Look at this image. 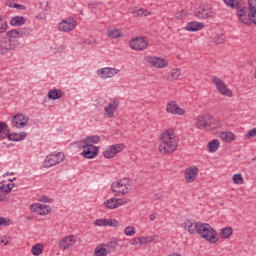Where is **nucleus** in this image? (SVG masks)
<instances>
[{
  "label": "nucleus",
  "instance_id": "1",
  "mask_svg": "<svg viewBox=\"0 0 256 256\" xmlns=\"http://www.w3.org/2000/svg\"><path fill=\"white\" fill-rule=\"evenodd\" d=\"M160 139L161 143L158 147L160 153H163V155H168L177 151L179 139L177 136H175V129L169 128L168 130L164 131L161 134Z\"/></svg>",
  "mask_w": 256,
  "mask_h": 256
},
{
  "label": "nucleus",
  "instance_id": "2",
  "mask_svg": "<svg viewBox=\"0 0 256 256\" xmlns=\"http://www.w3.org/2000/svg\"><path fill=\"white\" fill-rule=\"evenodd\" d=\"M195 127L205 131H215L221 127V121L211 114L199 115L196 118Z\"/></svg>",
  "mask_w": 256,
  "mask_h": 256
},
{
  "label": "nucleus",
  "instance_id": "3",
  "mask_svg": "<svg viewBox=\"0 0 256 256\" xmlns=\"http://www.w3.org/2000/svg\"><path fill=\"white\" fill-rule=\"evenodd\" d=\"M196 233L209 243H217V231L207 223L196 222Z\"/></svg>",
  "mask_w": 256,
  "mask_h": 256
},
{
  "label": "nucleus",
  "instance_id": "4",
  "mask_svg": "<svg viewBox=\"0 0 256 256\" xmlns=\"http://www.w3.org/2000/svg\"><path fill=\"white\" fill-rule=\"evenodd\" d=\"M112 193H115L116 197L121 195H127L131 193V180L129 178H122L111 185Z\"/></svg>",
  "mask_w": 256,
  "mask_h": 256
},
{
  "label": "nucleus",
  "instance_id": "5",
  "mask_svg": "<svg viewBox=\"0 0 256 256\" xmlns=\"http://www.w3.org/2000/svg\"><path fill=\"white\" fill-rule=\"evenodd\" d=\"M20 43L17 39L11 38H2L0 39V55H7L9 51H13V49H17Z\"/></svg>",
  "mask_w": 256,
  "mask_h": 256
},
{
  "label": "nucleus",
  "instance_id": "6",
  "mask_svg": "<svg viewBox=\"0 0 256 256\" xmlns=\"http://www.w3.org/2000/svg\"><path fill=\"white\" fill-rule=\"evenodd\" d=\"M129 46L134 51H145L149 47V38L145 36L133 38L129 41Z\"/></svg>",
  "mask_w": 256,
  "mask_h": 256
},
{
  "label": "nucleus",
  "instance_id": "7",
  "mask_svg": "<svg viewBox=\"0 0 256 256\" xmlns=\"http://www.w3.org/2000/svg\"><path fill=\"white\" fill-rule=\"evenodd\" d=\"M79 147L83 150L82 155L85 159H95L99 155V148L95 145H88L87 142H80Z\"/></svg>",
  "mask_w": 256,
  "mask_h": 256
},
{
  "label": "nucleus",
  "instance_id": "8",
  "mask_svg": "<svg viewBox=\"0 0 256 256\" xmlns=\"http://www.w3.org/2000/svg\"><path fill=\"white\" fill-rule=\"evenodd\" d=\"M65 161V154L63 152H58L57 154H50L48 155L43 165L44 167H53L55 165H59V163H63Z\"/></svg>",
  "mask_w": 256,
  "mask_h": 256
},
{
  "label": "nucleus",
  "instance_id": "9",
  "mask_svg": "<svg viewBox=\"0 0 256 256\" xmlns=\"http://www.w3.org/2000/svg\"><path fill=\"white\" fill-rule=\"evenodd\" d=\"M212 83L213 85H216V88L221 93V95H224L225 97H233V91L227 88V85H225V82H223L221 78L214 76L212 78Z\"/></svg>",
  "mask_w": 256,
  "mask_h": 256
},
{
  "label": "nucleus",
  "instance_id": "10",
  "mask_svg": "<svg viewBox=\"0 0 256 256\" xmlns=\"http://www.w3.org/2000/svg\"><path fill=\"white\" fill-rule=\"evenodd\" d=\"M30 210L33 211V213H37V215H49L53 209L51 206L47 204H32L30 205Z\"/></svg>",
  "mask_w": 256,
  "mask_h": 256
},
{
  "label": "nucleus",
  "instance_id": "11",
  "mask_svg": "<svg viewBox=\"0 0 256 256\" xmlns=\"http://www.w3.org/2000/svg\"><path fill=\"white\" fill-rule=\"evenodd\" d=\"M27 123H29V117L23 114H16L12 118V125L17 129H23V127H27Z\"/></svg>",
  "mask_w": 256,
  "mask_h": 256
},
{
  "label": "nucleus",
  "instance_id": "12",
  "mask_svg": "<svg viewBox=\"0 0 256 256\" xmlns=\"http://www.w3.org/2000/svg\"><path fill=\"white\" fill-rule=\"evenodd\" d=\"M256 11V0H248V8L243 7L237 11L238 19H243L245 15Z\"/></svg>",
  "mask_w": 256,
  "mask_h": 256
},
{
  "label": "nucleus",
  "instance_id": "13",
  "mask_svg": "<svg viewBox=\"0 0 256 256\" xmlns=\"http://www.w3.org/2000/svg\"><path fill=\"white\" fill-rule=\"evenodd\" d=\"M75 27H77V21L73 19L63 20L58 25L59 31L63 33H69V31H73Z\"/></svg>",
  "mask_w": 256,
  "mask_h": 256
},
{
  "label": "nucleus",
  "instance_id": "14",
  "mask_svg": "<svg viewBox=\"0 0 256 256\" xmlns=\"http://www.w3.org/2000/svg\"><path fill=\"white\" fill-rule=\"evenodd\" d=\"M211 13H213L211 7L200 5L194 12V15L198 19H209V17H211Z\"/></svg>",
  "mask_w": 256,
  "mask_h": 256
},
{
  "label": "nucleus",
  "instance_id": "15",
  "mask_svg": "<svg viewBox=\"0 0 256 256\" xmlns=\"http://www.w3.org/2000/svg\"><path fill=\"white\" fill-rule=\"evenodd\" d=\"M199 175V168L197 166H191L185 170L186 183H193Z\"/></svg>",
  "mask_w": 256,
  "mask_h": 256
},
{
  "label": "nucleus",
  "instance_id": "16",
  "mask_svg": "<svg viewBox=\"0 0 256 256\" xmlns=\"http://www.w3.org/2000/svg\"><path fill=\"white\" fill-rule=\"evenodd\" d=\"M145 61L150 63L153 67H157L158 69H163V67H167V62L164 59L159 57L147 56L145 57Z\"/></svg>",
  "mask_w": 256,
  "mask_h": 256
},
{
  "label": "nucleus",
  "instance_id": "17",
  "mask_svg": "<svg viewBox=\"0 0 256 256\" xmlns=\"http://www.w3.org/2000/svg\"><path fill=\"white\" fill-rule=\"evenodd\" d=\"M166 111L172 113V115H185V110L179 107L175 101H169L167 103Z\"/></svg>",
  "mask_w": 256,
  "mask_h": 256
},
{
  "label": "nucleus",
  "instance_id": "18",
  "mask_svg": "<svg viewBox=\"0 0 256 256\" xmlns=\"http://www.w3.org/2000/svg\"><path fill=\"white\" fill-rule=\"evenodd\" d=\"M97 73L101 79H111V77H115L119 73V70L117 68H102Z\"/></svg>",
  "mask_w": 256,
  "mask_h": 256
},
{
  "label": "nucleus",
  "instance_id": "19",
  "mask_svg": "<svg viewBox=\"0 0 256 256\" xmlns=\"http://www.w3.org/2000/svg\"><path fill=\"white\" fill-rule=\"evenodd\" d=\"M119 109V102L117 100L111 101L107 106L104 107L106 115L111 119L115 115V111Z\"/></svg>",
  "mask_w": 256,
  "mask_h": 256
},
{
  "label": "nucleus",
  "instance_id": "20",
  "mask_svg": "<svg viewBox=\"0 0 256 256\" xmlns=\"http://www.w3.org/2000/svg\"><path fill=\"white\" fill-rule=\"evenodd\" d=\"M238 19L243 23V25H251V23L256 25V10L254 12L244 14V17Z\"/></svg>",
  "mask_w": 256,
  "mask_h": 256
},
{
  "label": "nucleus",
  "instance_id": "21",
  "mask_svg": "<svg viewBox=\"0 0 256 256\" xmlns=\"http://www.w3.org/2000/svg\"><path fill=\"white\" fill-rule=\"evenodd\" d=\"M203 27H205V24H203V22L192 21L189 22L184 29L186 31H190L191 33H195V31H201Z\"/></svg>",
  "mask_w": 256,
  "mask_h": 256
},
{
  "label": "nucleus",
  "instance_id": "22",
  "mask_svg": "<svg viewBox=\"0 0 256 256\" xmlns=\"http://www.w3.org/2000/svg\"><path fill=\"white\" fill-rule=\"evenodd\" d=\"M181 227L185 229V231H188L190 235H195L197 233V222L193 225V222L191 220H185L182 224Z\"/></svg>",
  "mask_w": 256,
  "mask_h": 256
},
{
  "label": "nucleus",
  "instance_id": "23",
  "mask_svg": "<svg viewBox=\"0 0 256 256\" xmlns=\"http://www.w3.org/2000/svg\"><path fill=\"white\" fill-rule=\"evenodd\" d=\"M6 137L9 139V141H23V139L27 137V133L26 132H20V133L8 132Z\"/></svg>",
  "mask_w": 256,
  "mask_h": 256
},
{
  "label": "nucleus",
  "instance_id": "24",
  "mask_svg": "<svg viewBox=\"0 0 256 256\" xmlns=\"http://www.w3.org/2000/svg\"><path fill=\"white\" fill-rule=\"evenodd\" d=\"M59 245L62 249H69L73 245V236H66L59 241Z\"/></svg>",
  "mask_w": 256,
  "mask_h": 256
},
{
  "label": "nucleus",
  "instance_id": "25",
  "mask_svg": "<svg viewBox=\"0 0 256 256\" xmlns=\"http://www.w3.org/2000/svg\"><path fill=\"white\" fill-rule=\"evenodd\" d=\"M63 97V92L60 89H52L48 92V99L52 101H57V99H61Z\"/></svg>",
  "mask_w": 256,
  "mask_h": 256
},
{
  "label": "nucleus",
  "instance_id": "26",
  "mask_svg": "<svg viewBox=\"0 0 256 256\" xmlns=\"http://www.w3.org/2000/svg\"><path fill=\"white\" fill-rule=\"evenodd\" d=\"M11 133L9 126L5 122L0 121V139H7V135Z\"/></svg>",
  "mask_w": 256,
  "mask_h": 256
},
{
  "label": "nucleus",
  "instance_id": "27",
  "mask_svg": "<svg viewBox=\"0 0 256 256\" xmlns=\"http://www.w3.org/2000/svg\"><path fill=\"white\" fill-rule=\"evenodd\" d=\"M25 23H26V20H25V17L23 16H15L10 21V24L12 25V27H21L22 25H25Z\"/></svg>",
  "mask_w": 256,
  "mask_h": 256
},
{
  "label": "nucleus",
  "instance_id": "28",
  "mask_svg": "<svg viewBox=\"0 0 256 256\" xmlns=\"http://www.w3.org/2000/svg\"><path fill=\"white\" fill-rule=\"evenodd\" d=\"M220 139L226 143H233V141H235V134H233V132H222Z\"/></svg>",
  "mask_w": 256,
  "mask_h": 256
},
{
  "label": "nucleus",
  "instance_id": "29",
  "mask_svg": "<svg viewBox=\"0 0 256 256\" xmlns=\"http://www.w3.org/2000/svg\"><path fill=\"white\" fill-rule=\"evenodd\" d=\"M221 143L217 139H213L208 143V151L209 153H217Z\"/></svg>",
  "mask_w": 256,
  "mask_h": 256
},
{
  "label": "nucleus",
  "instance_id": "30",
  "mask_svg": "<svg viewBox=\"0 0 256 256\" xmlns=\"http://www.w3.org/2000/svg\"><path fill=\"white\" fill-rule=\"evenodd\" d=\"M101 137L99 136H88L86 139H83L80 143H86V145H93L99 143Z\"/></svg>",
  "mask_w": 256,
  "mask_h": 256
},
{
  "label": "nucleus",
  "instance_id": "31",
  "mask_svg": "<svg viewBox=\"0 0 256 256\" xmlns=\"http://www.w3.org/2000/svg\"><path fill=\"white\" fill-rule=\"evenodd\" d=\"M231 235H233V228H231L229 226L223 228L220 232L221 239H229V237H231Z\"/></svg>",
  "mask_w": 256,
  "mask_h": 256
},
{
  "label": "nucleus",
  "instance_id": "32",
  "mask_svg": "<svg viewBox=\"0 0 256 256\" xmlns=\"http://www.w3.org/2000/svg\"><path fill=\"white\" fill-rule=\"evenodd\" d=\"M107 209H117V198H110L104 202Z\"/></svg>",
  "mask_w": 256,
  "mask_h": 256
},
{
  "label": "nucleus",
  "instance_id": "33",
  "mask_svg": "<svg viewBox=\"0 0 256 256\" xmlns=\"http://www.w3.org/2000/svg\"><path fill=\"white\" fill-rule=\"evenodd\" d=\"M225 5L227 7H230V9H239L241 5L239 4V0H223Z\"/></svg>",
  "mask_w": 256,
  "mask_h": 256
},
{
  "label": "nucleus",
  "instance_id": "34",
  "mask_svg": "<svg viewBox=\"0 0 256 256\" xmlns=\"http://www.w3.org/2000/svg\"><path fill=\"white\" fill-rule=\"evenodd\" d=\"M32 255L39 256L43 253V244L38 243L32 247Z\"/></svg>",
  "mask_w": 256,
  "mask_h": 256
},
{
  "label": "nucleus",
  "instance_id": "35",
  "mask_svg": "<svg viewBox=\"0 0 256 256\" xmlns=\"http://www.w3.org/2000/svg\"><path fill=\"white\" fill-rule=\"evenodd\" d=\"M103 155L105 159H113V157H115V151L113 150L112 146L106 148V150L103 152Z\"/></svg>",
  "mask_w": 256,
  "mask_h": 256
},
{
  "label": "nucleus",
  "instance_id": "36",
  "mask_svg": "<svg viewBox=\"0 0 256 256\" xmlns=\"http://www.w3.org/2000/svg\"><path fill=\"white\" fill-rule=\"evenodd\" d=\"M107 248L105 247H96L94 251V256H107Z\"/></svg>",
  "mask_w": 256,
  "mask_h": 256
},
{
  "label": "nucleus",
  "instance_id": "37",
  "mask_svg": "<svg viewBox=\"0 0 256 256\" xmlns=\"http://www.w3.org/2000/svg\"><path fill=\"white\" fill-rule=\"evenodd\" d=\"M189 17V10H181L176 14V19L178 21H183V19H187Z\"/></svg>",
  "mask_w": 256,
  "mask_h": 256
},
{
  "label": "nucleus",
  "instance_id": "38",
  "mask_svg": "<svg viewBox=\"0 0 256 256\" xmlns=\"http://www.w3.org/2000/svg\"><path fill=\"white\" fill-rule=\"evenodd\" d=\"M232 181L235 185H243L244 183L243 176L239 173L233 175Z\"/></svg>",
  "mask_w": 256,
  "mask_h": 256
},
{
  "label": "nucleus",
  "instance_id": "39",
  "mask_svg": "<svg viewBox=\"0 0 256 256\" xmlns=\"http://www.w3.org/2000/svg\"><path fill=\"white\" fill-rule=\"evenodd\" d=\"M108 37H111V39H119V37H123V35L119 30L114 29L108 31Z\"/></svg>",
  "mask_w": 256,
  "mask_h": 256
},
{
  "label": "nucleus",
  "instance_id": "40",
  "mask_svg": "<svg viewBox=\"0 0 256 256\" xmlns=\"http://www.w3.org/2000/svg\"><path fill=\"white\" fill-rule=\"evenodd\" d=\"M119 222L116 219H105L104 227H117Z\"/></svg>",
  "mask_w": 256,
  "mask_h": 256
},
{
  "label": "nucleus",
  "instance_id": "41",
  "mask_svg": "<svg viewBox=\"0 0 256 256\" xmlns=\"http://www.w3.org/2000/svg\"><path fill=\"white\" fill-rule=\"evenodd\" d=\"M9 225H13V220L0 216V227H9Z\"/></svg>",
  "mask_w": 256,
  "mask_h": 256
},
{
  "label": "nucleus",
  "instance_id": "42",
  "mask_svg": "<svg viewBox=\"0 0 256 256\" xmlns=\"http://www.w3.org/2000/svg\"><path fill=\"white\" fill-rule=\"evenodd\" d=\"M112 149H113L115 155H117V153H121V151H123V149H125V144H114V145H112Z\"/></svg>",
  "mask_w": 256,
  "mask_h": 256
},
{
  "label": "nucleus",
  "instance_id": "43",
  "mask_svg": "<svg viewBox=\"0 0 256 256\" xmlns=\"http://www.w3.org/2000/svg\"><path fill=\"white\" fill-rule=\"evenodd\" d=\"M119 243L117 241H110L107 244H103V247H108L111 251H115L117 249Z\"/></svg>",
  "mask_w": 256,
  "mask_h": 256
},
{
  "label": "nucleus",
  "instance_id": "44",
  "mask_svg": "<svg viewBox=\"0 0 256 256\" xmlns=\"http://www.w3.org/2000/svg\"><path fill=\"white\" fill-rule=\"evenodd\" d=\"M7 36L10 37V39H19V30H10L7 32Z\"/></svg>",
  "mask_w": 256,
  "mask_h": 256
},
{
  "label": "nucleus",
  "instance_id": "45",
  "mask_svg": "<svg viewBox=\"0 0 256 256\" xmlns=\"http://www.w3.org/2000/svg\"><path fill=\"white\" fill-rule=\"evenodd\" d=\"M5 31H7V21L0 17V33H5Z\"/></svg>",
  "mask_w": 256,
  "mask_h": 256
},
{
  "label": "nucleus",
  "instance_id": "46",
  "mask_svg": "<svg viewBox=\"0 0 256 256\" xmlns=\"http://www.w3.org/2000/svg\"><path fill=\"white\" fill-rule=\"evenodd\" d=\"M124 233L128 237H133V235H135V228H133L132 226H128L124 229Z\"/></svg>",
  "mask_w": 256,
  "mask_h": 256
},
{
  "label": "nucleus",
  "instance_id": "47",
  "mask_svg": "<svg viewBox=\"0 0 256 256\" xmlns=\"http://www.w3.org/2000/svg\"><path fill=\"white\" fill-rule=\"evenodd\" d=\"M215 43H216V45H222V43H225V35L224 34L216 35Z\"/></svg>",
  "mask_w": 256,
  "mask_h": 256
},
{
  "label": "nucleus",
  "instance_id": "48",
  "mask_svg": "<svg viewBox=\"0 0 256 256\" xmlns=\"http://www.w3.org/2000/svg\"><path fill=\"white\" fill-rule=\"evenodd\" d=\"M18 33H19L20 37H23V35H24V37H27V35H29V33H31V30H30V28L24 27V28L18 29Z\"/></svg>",
  "mask_w": 256,
  "mask_h": 256
},
{
  "label": "nucleus",
  "instance_id": "49",
  "mask_svg": "<svg viewBox=\"0 0 256 256\" xmlns=\"http://www.w3.org/2000/svg\"><path fill=\"white\" fill-rule=\"evenodd\" d=\"M171 77H172V79H179V77H181V69H179V68L172 69Z\"/></svg>",
  "mask_w": 256,
  "mask_h": 256
},
{
  "label": "nucleus",
  "instance_id": "50",
  "mask_svg": "<svg viewBox=\"0 0 256 256\" xmlns=\"http://www.w3.org/2000/svg\"><path fill=\"white\" fill-rule=\"evenodd\" d=\"M147 243H153V237H140V246L147 245Z\"/></svg>",
  "mask_w": 256,
  "mask_h": 256
},
{
  "label": "nucleus",
  "instance_id": "51",
  "mask_svg": "<svg viewBox=\"0 0 256 256\" xmlns=\"http://www.w3.org/2000/svg\"><path fill=\"white\" fill-rule=\"evenodd\" d=\"M12 241L10 236H2L0 237V245H9V243Z\"/></svg>",
  "mask_w": 256,
  "mask_h": 256
},
{
  "label": "nucleus",
  "instance_id": "52",
  "mask_svg": "<svg viewBox=\"0 0 256 256\" xmlns=\"http://www.w3.org/2000/svg\"><path fill=\"white\" fill-rule=\"evenodd\" d=\"M117 207H121L123 205H127L129 203V199H116Z\"/></svg>",
  "mask_w": 256,
  "mask_h": 256
},
{
  "label": "nucleus",
  "instance_id": "53",
  "mask_svg": "<svg viewBox=\"0 0 256 256\" xmlns=\"http://www.w3.org/2000/svg\"><path fill=\"white\" fill-rule=\"evenodd\" d=\"M94 225L97 227H105V219H97L94 221Z\"/></svg>",
  "mask_w": 256,
  "mask_h": 256
},
{
  "label": "nucleus",
  "instance_id": "54",
  "mask_svg": "<svg viewBox=\"0 0 256 256\" xmlns=\"http://www.w3.org/2000/svg\"><path fill=\"white\" fill-rule=\"evenodd\" d=\"M131 13L133 15H136L137 17H143V13H145V12L143 11V9H139V10L134 9L131 11Z\"/></svg>",
  "mask_w": 256,
  "mask_h": 256
},
{
  "label": "nucleus",
  "instance_id": "55",
  "mask_svg": "<svg viewBox=\"0 0 256 256\" xmlns=\"http://www.w3.org/2000/svg\"><path fill=\"white\" fill-rule=\"evenodd\" d=\"M15 187V184L9 183L6 185L5 195H8V193H11L13 191V188Z\"/></svg>",
  "mask_w": 256,
  "mask_h": 256
},
{
  "label": "nucleus",
  "instance_id": "56",
  "mask_svg": "<svg viewBox=\"0 0 256 256\" xmlns=\"http://www.w3.org/2000/svg\"><path fill=\"white\" fill-rule=\"evenodd\" d=\"M246 137L247 138H249V137H256V127L251 129V130H249L247 135H246Z\"/></svg>",
  "mask_w": 256,
  "mask_h": 256
},
{
  "label": "nucleus",
  "instance_id": "57",
  "mask_svg": "<svg viewBox=\"0 0 256 256\" xmlns=\"http://www.w3.org/2000/svg\"><path fill=\"white\" fill-rule=\"evenodd\" d=\"M131 245H140L141 246V237L133 238L131 240Z\"/></svg>",
  "mask_w": 256,
  "mask_h": 256
},
{
  "label": "nucleus",
  "instance_id": "58",
  "mask_svg": "<svg viewBox=\"0 0 256 256\" xmlns=\"http://www.w3.org/2000/svg\"><path fill=\"white\" fill-rule=\"evenodd\" d=\"M13 7L14 9H21V11H25V9H27L25 5H21V4H14Z\"/></svg>",
  "mask_w": 256,
  "mask_h": 256
},
{
  "label": "nucleus",
  "instance_id": "59",
  "mask_svg": "<svg viewBox=\"0 0 256 256\" xmlns=\"http://www.w3.org/2000/svg\"><path fill=\"white\" fill-rule=\"evenodd\" d=\"M40 201H42L43 203H50L51 202V198L46 197V196H42Z\"/></svg>",
  "mask_w": 256,
  "mask_h": 256
},
{
  "label": "nucleus",
  "instance_id": "60",
  "mask_svg": "<svg viewBox=\"0 0 256 256\" xmlns=\"http://www.w3.org/2000/svg\"><path fill=\"white\" fill-rule=\"evenodd\" d=\"M55 53H63V51H65V47L64 46H60L59 48H55Z\"/></svg>",
  "mask_w": 256,
  "mask_h": 256
},
{
  "label": "nucleus",
  "instance_id": "61",
  "mask_svg": "<svg viewBox=\"0 0 256 256\" xmlns=\"http://www.w3.org/2000/svg\"><path fill=\"white\" fill-rule=\"evenodd\" d=\"M7 194H5L4 192H2L1 190H0V201H5V196H6Z\"/></svg>",
  "mask_w": 256,
  "mask_h": 256
},
{
  "label": "nucleus",
  "instance_id": "62",
  "mask_svg": "<svg viewBox=\"0 0 256 256\" xmlns=\"http://www.w3.org/2000/svg\"><path fill=\"white\" fill-rule=\"evenodd\" d=\"M88 7H89V9H95V7H97V4L96 3H89L88 4Z\"/></svg>",
  "mask_w": 256,
  "mask_h": 256
},
{
  "label": "nucleus",
  "instance_id": "63",
  "mask_svg": "<svg viewBox=\"0 0 256 256\" xmlns=\"http://www.w3.org/2000/svg\"><path fill=\"white\" fill-rule=\"evenodd\" d=\"M0 191H1L2 193H5V191H7V186H6V185L0 186Z\"/></svg>",
  "mask_w": 256,
  "mask_h": 256
},
{
  "label": "nucleus",
  "instance_id": "64",
  "mask_svg": "<svg viewBox=\"0 0 256 256\" xmlns=\"http://www.w3.org/2000/svg\"><path fill=\"white\" fill-rule=\"evenodd\" d=\"M154 199H155L156 201H159V199H161V194H155V195H154Z\"/></svg>",
  "mask_w": 256,
  "mask_h": 256
}]
</instances>
